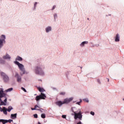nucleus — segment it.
I'll return each mask as SVG.
<instances>
[{
	"label": "nucleus",
	"mask_w": 124,
	"mask_h": 124,
	"mask_svg": "<svg viewBox=\"0 0 124 124\" xmlns=\"http://www.w3.org/2000/svg\"><path fill=\"white\" fill-rule=\"evenodd\" d=\"M45 68V67L43 65H39L36 66L35 68L34 72L38 75H44V71L43 69Z\"/></svg>",
	"instance_id": "nucleus-1"
},
{
	"label": "nucleus",
	"mask_w": 124,
	"mask_h": 124,
	"mask_svg": "<svg viewBox=\"0 0 124 124\" xmlns=\"http://www.w3.org/2000/svg\"><path fill=\"white\" fill-rule=\"evenodd\" d=\"M72 111L74 112V113L72 114V116H74L75 120H77V119L82 120V114H83V112L81 111V109H78L77 111H74L73 108H72Z\"/></svg>",
	"instance_id": "nucleus-2"
},
{
	"label": "nucleus",
	"mask_w": 124,
	"mask_h": 124,
	"mask_svg": "<svg viewBox=\"0 0 124 124\" xmlns=\"http://www.w3.org/2000/svg\"><path fill=\"white\" fill-rule=\"evenodd\" d=\"M14 63L16 64V65L18 66V68L20 69V70H21V72H20V75H21V76L24 75V74H28V73H27L25 70V67L23 64L20 63V62L17 61H15Z\"/></svg>",
	"instance_id": "nucleus-3"
},
{
	"label": "nucleus",
	"mask_w": 124,
	"mask_h": 124,
	"mask_svg": "<svg viewBox=\"0 0 124 124\" xmlns=\"http://www.w3.org/2000/svg\"><path fill=\"white\" fill-rule=\"evenodd\" d=\"M5 35H1L0 36V49L3 46V43H5Z\"/></svg>",
	"instance_id": "nucleus-4"
},
{
	"label": "nucleus",
	"mask_w": 124,
	"mask_h": 124,
	"mask_svg": "<svg viewBox=\"0 0 124 124\" xmlns=\"http://www.w3.org/2000/svg\"><path fill=\"white\" fill-rule=\"evenodd\" d=\"M1 75L5 83H8L9 82V77H8V76L4 74V73H1Z\"/></svg>",
	"instance_id": "nucleus-5"
},
{
	"label": "nucleus",
	"mask_w": 124,
	"mask_h": 124,
	"mask_svg": "<svg viewBox=\"0 0 124 124\" xmlns=\"http://www.w3.org/2000/svg\"><path fill=\"white\" fill-rule=\"evenodd\" d=\"M46 97V95H45V94L41 93L40 95H38L35 97V100L38 101V100H40V99H45Z\"/></svg>",
	"instance_id": "nucleus-6"
},
{
	"label": "nucleus",
	"mask_w": 124,
	"mask_h": 124,
	"mask_svg": "<svg viewBox=\"0 0 124 124\" xmlns=\"http://www.w3.org/2000/svg\"><path fill=\"white\" fill-rule=\"evenodd\" d=\"M73 99H74V98L73 97H71L70 98H65L63 101L64 103V104H68V103H70V102H71V101H72V100H73Z\"/></svg>",
	"instance_id": "nucleus-7"
},
{
	"label": "nucleus",
	"mask_w": 124,
	"mask_h": 124,
	"mask_svg": "<svg viewBox=\"0 0 124 124\" xmlns=\"http://www.w3.org/2000/svg\"><path fill=\"white\" fill-rule=\"evenodd\" d=\"M15 77H17V82H18V83H21V82L22 81V78L19 76V74H18V73H16Z\"/></svg>",
	"instance_id": "nucleus-8"
},
{
	"label": "nucleus",
	"mask_w": 124,
	"mask_h": 124,
	"mask_svg": "<svg viewBox=\"0 0 124 124\" xmlns=\"http://www.w3.org/2000/svg\"><path fill=\"white\" fill-rule=\"evenodd\" d=\"M114 41L115 42H120V34H117L114 37Z\"/></svg>",
	"instance_id": "nucleus-9"
},
{
	"label": "nucleus",
	"mask_w": 124,
	"mask_h": 124,
	"mask_svg": "<svg viewBox=\"0 0 124 124\" xmlns=\"http://www.w3.org/2000/svg\"><path fill=\"white\" fill-rule=\"evenodd\" d=\"M6 94L3 92V89L0 88V97L1 96H6Z\"/></svg>",
	"instance_id": "nucleus-10"
},
{
	"label": "nucleus",
	"mask_w": 124,
	"mask_h": 124,
	"mask_svg": "<svg viewBox=\"0 0 124 124\" xmlns=\"http://www.w3.org/2000/svg\"><path fill=\"white\" fill-rule=\"evenodd\" d=\"M11 58V57H10L9 54L7 53L3 56V59H4V60H10Z\"/></svg>",
	"instance_id": "nucleus-11"
},
{
	"label": "nucleus",
	"mask_w": 124,
	"mask_h": 124,
	"mask_svg": "<svg viewBox=\"0 0 124 124\" xmlns=\"http://www.w3.org/2000/svg\"><path fill=\"white\" fill-rule=\"evenodd\" d=\"M64 101H58L56 102V104H57V105L59 106V107H61V106H62V105L63 104H64Z\"/></svg>",
	"instance_id": "nucleus-12"
},
{
	"label": "nucleus",
	"mask_w": 124,
	"mask_h": 124,
	"mask_svg": "<svg viewBox=\"0 0 124 124\" xmlns=\"http://www.w3.org/2000/svg\"><path fill=\"white\" fill-rule=\"evenodd\" d=\"M88 43H89V42H88V41L82 42L80 44V47H84V46H85V45H86V44H88Z\"/></svg>",
	"instance_id": "nucleus-13"
},
{
	"label": "nucleus",
	"mask_w": 124,
	"mask_h": 124,
	"mask_svg": "<svg viewBox=\"0 0 124 124\" xmlns=\"http://www.w3.org/2000/svg\"><path fill=\"white\" fill-rule=\"evenodd\" d=\"M46 31H52V27L51 26H48L45 29Z\"/></svg>",
	"instance_id": "nucleus-14"
},
{
	"label": "nucleus",
	"mask_w": 124,
	"mask_h": 124,
	"mask_svg": "<svg viewBox=\"0 0 124 124\" xmlns=\"http://www.w3.org/2000/svg\"><path fill=\"white\" fill-rule=\"evenodd\" d=\"M11 119H16V118H17V113H15V114H12L11 115Z\"/></svg>",
	"instance_id": "nucleus-15"
},
{
	"label": "nucleus",
	"mask_w": 124,
	"mask_h": 124,
	"mask_svg": "<svg viewBox=\"0 0 124 124\" xmlns=\"http://www.w3.org/2000/svg\"><path fill=\"white\" fill-rule=\"evenodd\" d=\"M8 121L4 119H0V123H2L3 124H5L7 123Z\"/></svg>",
	"instance_id": "nucleus-16"
},
{
	"label": "nucleus",
	"mask_w": 124,
	"mask_h": 124,
	"mask_svg": "<svg viewBox=\"0 0 124 124\" xmlns=\"http://www.w3.org/2000/svg\"><path fill=\"white\" fill-rule=\"evenodd\" d=\"M16 61H18V62H22V61H23V58L20 56H17L16 57Z\"/></svg>",
	"instance_id": "nucleus-17"
},
{
	"label": "nucleus",
	"mask_w": 124,
	"mask_h": 124,
	"mask_svg": "<svg viewBox=\"0 0 124 124\" xmlns=\"http://www.w3.org/2000/svg\"><path fill=\"white\" fill-rule=\"evenodd\" d=\"M13 91V88H9L5 91V93H10Z\"/></svg>",
	"instance_id": "nucleus-18"
},
{
	"label": "nucleus",
	"mask_w": 124,
	"mask_h": 124,
	"mask_svg": "<svg viewBox=\"0 0 124 124\" xmlns=\"http://www.w3.org/2000/svg\"><path fill=\"white\" fill-rule=\"evenodd\" d=\"M38 90L41 93H43L44 92H45V90H44V89L41 87H38Z\"/></svg>",
	"instance_id": "nucleus-19"
},
{
	"label": "nucleus",
	"mask_w": 124,
	"mask_h": 124,
	"mask_svg": "<svg viewBox=\"0 0 124 124\" xmlns=\"http://www.w3.org/2000/svg\"><path fill=\"white\" fill-rule=\"evenodd\" d=\"M38 3V2H35L34 3V6L33 7V10H35V9H36V5H37V4Z\"/></svg>",
	"instance_id": "nucleus-20"
},
{
	"label": "nucleus",
	"mask_w": 124,
	"mask_h": 124,
	"mask_svg": "<svg viewBox=\"0 0 124 124\" xmlns=\"http://www.w3.org/2000/svg\"><path fill=\"white\" fill-rule=\"evenodd\" d=\"M11 110H13V108L11 106L9 107L8 108H7V111H8V112H11Z\"/></svg>",
	"instance_id": "nucleus-21"
},
{
	"label": "nucleus",
	"mask_w": 124,
	"mask_h": 124,
	"mask_svg": "<svg viewBox=\"0 0 124 124\" xmlns=\"http://www.w3.org/2000/svg\"><path fill=\"white\" fill-rule=\"evenodd\" d=\"M53 17H54V19L56 20V19H57V17H58V14H57V13H55L53 15Z\"/></svg>",
	"instance_id": "nucleus-22"
},
{
	"label": "nucleus",
	"mask_w": 124,
	"mask_h": 124,
	"mask_svg": "<svg viewBox=\"0 0 124 124\" xmlns=\"http://www.w3.org/2000/svg\"><path fill=\"white\" fill-rule=\"evenodd\" d=\"M59 94L60 95H65V92H62L59 93Z\"/></svg>",
	"instance_id": "nucleus-23"
},
{
	"label": "nucleus",
	"mask_w": 124,
	"mask_h": 124,
	"mask_svg": "<svg viewBox=\"0 0 124 124\" xmlns=\"http://www.w3.org/2000/svg\"><path fill=\"white\" fill-rule=\"evenodd\" d=\"M83 101H85V102H87V103H89V99L88 98H84L83 99Z\"/></svg>",
	"instance_id": "nucleus-24"
},
{
	"label": "nucleus",
	"mask_w": 124,
	"mask_h": 124,
	"mask_svg": "<svg viewBox=\"0 0 124 124\" xmlns=\"http://www.w3.org/2000/svg\"><path fill=\"white\" fill-rule=\"evenodd\" d=\"M41 118H42L43 119H45V118H46V115H45V114L44 113L42 114Z\"/></svg>",
	"instance_id": "nucleus-25"
},
{
	"label": "nucleus",
	"mask_w": 124,
	"mask_h": 124,
	"mask_svg": "<svg viewBox=\"0 0 124 124\" xmlns=\"http://www.w3.org/2000/svg\"><path fill=\"white\" fill-rule=\"evenodd\" d=\"M79 100V102H78L76 103V104H77L78 105H80V104L81 103V102H82V99H80Z\"/></svg>",
	"instance_id": "nucleus-26"
},
{
	"label": "nucleus",
	"mask_w": 124,
	"mask_h": 124,
	"mask_svg": "<svg viewBox=\"0 0 124 124\" xmlns=\"http://www.w3.org/2000/svg\"><path fill=\"white\" fill-rule=\"evenodd\" d=\"M56 7H57L56 5H53L52 9L50 10H52V11L54 10L56 8Z\"/></svg>",
	"instance_id": "nucleus-27"
},
{
	"label": "nucleus",
	"mask_w": 124,
	"mask_h": 124,
	"mask_svg": "<svg viewBox=\"0 0 124 124\" xmlns=\"http://www.w3.org/2000/svg\"><path fill=\"white\" fill-rule=\"evenodd\" d=\"M35 106L37 107H36V109H36V110H38V111H39V110H40V107H38V106L36 105V106Z\"/></svg>",
	"instance_id": "nucleus-28"
},
{
	"label": "nucleus",
	"mask_w": 124,
	"mask_h": 124,
	"mask_svg": "<svg viewBox=\"0 0 124 124\" xmlns=\"http://www.w3.org/2000/svg\"><path fill=\"white\" fill-rule=\"evenodd\" d=\"M21 90L23 91L25 93H27V90H26V89H25L24 87H21Z\"/></svg>",
	"instance_id": "nucleus-29"
},
{
	"label": "nucleus",
	"mask_w": 124,
	"mask_h": 124,
	"mask_svg": "<svg viewBox=\"0 0 124 124\" xmlns=\"http://www.w3.org/2000/svg\"><path fill=\"white\" fill-rule=\"evenodd\" d=\"M36 107H37L35 106L34 108H31V110H36L37 109Z\"/></svg>",
	"instance_id": "nucleus-30"
},
{
	"label": "nucleus",
	"mask_w": 124,
	"mask_h": 124,
	"mask_svg": "<svg viewBox=\"0 0 124 124\" xmlns=\"http://www.w3.org/2000/svg\"><path fill=\"white\" fill-rule=\"evenodd\" d=\"M90 114L92 115V116H94V112L93 111H91Z\"/></svg>",
	"instance_id": "nucleus-31"
},
{
	"label": "nucleus",
	"mask_w": 124,
	"mask_h": 124,
	"mask_svg": "<svg viewBox=\"0 0 124 124\" xmlns=\"http://www.w3.org/2000/svg\"><path fill=\"white\" fill-rule=\"evenodd\" d=\"M62 118H63V119H65V118H66V115H62Z\"/></svg>",
	"instance_id": "nucleus-32"
},
{
	"label": "nucleus",
	"mask_w": 124,
	"mask_h": 124,
	"mask_svg": "<svg viewBox=\"0 0 124 124\" xmlns=\"http://www.w3.org/2000/svg\"><path fill=\"white\" fill-rule=\"evenodd\" d=\"M7 121H8L7 123H11V122H13V120H9Z\"/></svg>",
	"instance_id": "nucleus-33"
},
{
	"label": "nucleus",
	"mask_w": 124,
	"mask_h": 124,
	"mask_svg": "<svg viewBox=\"0 0 124 124\" xmlns=\"http://www.w3.org/2000/svg\"><path fill=\"white\" fill-rule=\"evenodd\" d=\"M37 114H34V117L35 118H37Z\"/></svg>",
	"instance_id": "nucleus-34"
},
{
	"label": "nucleus",
	"mask_w": 124,
	"mask_h": 124,
	"mask_svg": "<svg viewBox=\"0 0 124 124\" xmlns=\"http://www.w3.org/2000/svg\"><path fill=\"white\" fill-rule=\"evenodd\" d=\"M77 124H82V123L81 122H79Z\"/></svg>",
	"instance_id": "nucleus-35"
},
{
	"label": "nucleus",
	"mask_w": 124,
	"mask_h": 124,
	"mask_svg": "<svg viewBox=\"0 0 124 124\" xmlns=\"http://www.w3.org/2000/svg\"><path fill=\"white\" fill-rule=\"evenodd\" d=\"M97 81H98V83H99L100 84V80H98Z\"/></svg>",
	"instance_id": "nucleus-36"
},
{
	"label": "nucleus",
	"mask_w": 124,
	"mask_h": 124,
	"mask_svg": "<svg viewBox=\"0 0 124 124\" xmlns=\"http://www.w3.org/2000/svg\"><path fill=\"white\" fill-rule=\"evenodd\" d=\"M38 124H41V123H40V122H38Z\"/></svg>",
	"instance_id": "nucleus-37"
},
{
	"label": "nucleus",
	"mask_w": 124,
	"mask_h": 124,
	"mask_svg": "<svg viewBox=\"0 0 124 124\" xmlns=\"http://www.w3.org/2000/svg\"><path fill=\"white\" fill-rule=\"evenodd\" d=\"M87 20H88V21H89V20H90V18H87Z\"/></svg>",
	"instance_id": "nucleus-38"
},
{
	"label": "nucleus",
	"mask_w": 124,
	"mask_h": 124,
	"mask_svg": "<svg viewBox=\"0 0 124 124\" xmlns=\"http://www.w3.org/2000/svg\"><path fill=\"white\" fill-rule=\"evenodd\" d=\"M108 82H109V78H108Z\"/></svg>",
	"instance_id": "nucleus-39"
},
{
	"label": "nucleus",
	"mask_w": 124,
	"mask_h": 124,
	"mask_svg": "<svg viewBox=\"0 0 124 124\" xmlns=\"http://www.w3.org/2000/svg\"><path fill=\"white\" fill-rule=\"evenodd\" d=\"M0 61H1V58H0Z\"/></svg>",
	"instance_id": "nucleus-40"
},
{
	"label": "nucleus",
	"mask_w": 124,
	"mask_h": 124,
	"mask_svg": "<svg viewBox=\"0 0 124 124\" xmlns=\"http://www.w3.org/2000/svg\"><path fill=\"white\" fill-rule=\"evenodd\" d=\"M108 16H111V15H108Z\"/></svg>",
	"instance_id": "nucleus-41"
},
{
	"label": "nucleus",
	"mask_w": 124,
	"mask_h": 124,
	"mask_svg": "<svg viewBox=\"0 0 124 124\" xmlns=\"http://www.w3.org/2000/svg\"><path fill=\"white\" fill-rule=\"evenodd\" d=\"M123 100L124 101V98L123 99Z\"/></svg>",
	"instance_id": "nucleus-42"
}]
</instances>
